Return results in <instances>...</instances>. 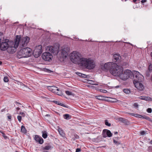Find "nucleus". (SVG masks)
<instances>
[{"label":"nucleus","mask_w":152,"mask_h":152,"mask_svg":"<svg viewBox=\"0 0 152 152\" xmlns=\"http://www.w3.org/2000/svg\"><path fill=\"white\" fill-rule=\"evenodd\" d=\"M144 100H145L146 101H152V99L150 97L148 96H145V98L144 99Z\"/></svg>","instance_id":"nucleus-32"},{"label":"nucleus","mask_w":152,"mask_h":152,"mask_svg":"<svg viewBox=\"0 0 152 152\" xmlns=\"http://www.w3.org/2000/svg\"><path fill=\"white\" fill-rule=\"evenodd\" d=\"M148 120V121L152 122V120H151V119L150 118V117H148V118H147V120Z\"/></svg>","instance_id":"nucleus-49"},{"label":"nucleus","mask_w":152,"mask_h":152,"mask_svg":"<svg viewBox=\"0 0 152 152\" xmlns=\"http://www.w3.org/2000/svg\"><path fill=\"white\" fill-rule=\"evenodd\" d=\"M137 0H133V1L135 3L136 1Z\"/></svg>","instance_id":"nucleus-64"},{"label":"nucleus","mask_w":152,"mask_h":152,"mask_svg":"<svg viewBox=\"0 0 152 152\" xmlns=\"http://www.w3.org/2000/svg\"><path fill=\"white\" fill-rule=\"evenodd\" d=\"M21 131L22 132L24 133L26 132V128L25 126L23 125L22 126H21Z\"/></svg>","instance_id":"nucleus-25"},{"label":"nucleus","mask_w":152,"mask_h":152,"mask_svg":"<svg viewBox=\"0 0 152 152\" xmlns=\"http://www.w3.org/2000/svg\"><path fill=\"white\" fill-rule=\"evenodd\" d=\"M141 82H133L135 87L140 91H142L144 88V87L141 83Z\"/></svg>","instance_id":"nucleus-15"},{"label":"nucleus","mask_w":152,"mask_h":152,"mask_svg":"<svg viewBox=\"0 0 152 152\" xmlns=\"http://www.w3.org/2000/svg\"><path fill=\"white\" fill-rule=\"evenodd\" d=\"M5 108L1 110V112H3L4 111H5Z\"/></svg>","instance_id":"nucleus-58"},{"label":"nucleus","mask_w":152,"mask_h":152,"mask_svg":"<svg viewBox=\"0 0 152 152\" xmlns=\"http://www.w3.org/2000/svg\"><path fill=\"white\" fill-rule=\"evenodd\" d=\"M145 96H141L140 97V98L141 99L144 100V99L145 98Z\"/></svg>","instance_id":"nucleus-45"},{"label":"nucleus","mask_w":152,"mask_h":152,"mask_svg":"<svg viewBox=\"0 0 152 152\" xmlns=\"http://www.w3.org/2000/svg\"><path fill=\"white\" fill-rule=\"evenodd\" d=\"M140 116V115L138 114H135L134 116L136 117H138L139 118V117Z\"/></svg>","instance_id":"nucleus-51"},{"label":"nucleus","mask_w":152,"mask_h":152,"mask_svg":"<svg viewBox=\"0 0 152 152\" xmlns=\"http://www.w3.org/2000/svg\"><path fill=\"white\" fill-rule=\"evenodd\" d=\"M16 37L15 42L10 43L7 49V52L9 53H14L19 44L21 48L26 46L28 43L30 39L27 36L21 38L20 36L17 35Z\"/></svg>","instance_id":"nucleus-1"},{"label":"nucleus","mask_w":152,"mask_h":152,"mask_svg":"<svg viewBox=\"0 0 152 152\" xmlns=\"http://www.w3.org/2000/svg\"><path fill=\"white\" fill-rule=\"evenodd\" d=\"M47 88L49 91L53 93L56 92V90L58 89V88L54 86H47Z\"/></svg>","instance_id":"nucleus-18"},{"label":"nucleus","mask_w":152,"mask_h":152,"mask_svg":"<svg viewBox=\"0 0 152 152\" xmlns=\"http://www.w3.org/2000/svg\"><path fill=\"white\" fill-rule=\"evenodd\" d=\"M132 73L131 71L127 69L123 71L120 74L119 77L123 80H125L132 76Z\"/></svg>","instance_id":"nucleus-7"},{"label":"nucleus","mask_w":152,"mask_h":152,"mask_svg":"<svg viewBox=\"0 0 152 152\" xmlns=\"http://www.w3.org/2000/svg\"><path fill=\"white\" fill-rule=\"evenodd\" d=\"M150 143L151 144H152V140H151L150 142Z\"/></svg>","instance_id":"nucleus-63"},{"label":"nucleus","mask_w":152,"mask_h":152,"mask_svg":"<svg viewBox=\"0 0 152 152\" xmlns=\"http://www.w3.org/2000/svg\"><path fill=\"white\" fill-rule=\"evenodd\" d=\"M83 58H81L80 54L77 52L73 51L70 54L71 60L74 64H80L81 65Z\"/></svg>","instance_id":"nucleus-2"},{"label":"nucleus","mask_w":152,"mask_h":152,"mask_svg":"<svg viewBox=\"0 0 152 152\" xmlns=\"http://www.w3.org/2000/svg\"><path fill=\"white\" fill-rule=\"evenodd\" d=\"M148 117H149L147 116H144V119H145L147 120V118H148Z\"/></svg>","instance_id":"nucleus-54"},{"label":"nucleus","mask_w":152,"mask_h":152,"mask_svg":"<svg viewBox=\"0 0 152 152\" xmlns=\"http://www.w3.org/2000/svg\"><path fill=\"white\" fill-rule=\"evenodd\" d=\"M64 118V119L67 120H69L70 119V115L68 114H64L63 115Z\"/></svg>","instance_id":"nucleus-29"},{"label":"nucleus","mask_w":152,"mask_h":152,"mask_svg":"<svg viewBox=\"0 0 152 152\" xmlns=\"http://www.w3.org/2000/svg\"><path fill=\"white\" fill-rule=\"evenodd\" d=\"M134 80L133 82H142L144 80V77L140 74L139 72L134 71L132 73Z\"/></svg>","instance_id":"nucleus-9"},{"label":"nucleus","mask_w":152,"mask_h":152,"mask_svg":"<svg viewBox=\"0 0 152 152\" xmlns=\"http://www.w3.org/2000/svg\"><path fill=\"white\" fill-rule=\"evenodd\" d=\"M118 132H115V133H114V134H118Z\"/></svg>","instance_id":"nucleus-62"},{"label":"nucleus","mask_w":152,"mask_h":152,"mask_svg":"<svg viewBox=\"0 0 152 152\" xmlns=\"http://www.w3.org/2000/svg\"><path fill=\"white\" fill-rule=\"evenodd\" d=\"M134 106L135 107L137 108L138 107V105L137 103H134Z\"/></svg>","instance_id":"nucleus-44"},{"label":"nucleus","mask_w":152,"mask_h":152,"mask_svg":"<svg viewBox=\"0 0 152 152\" xmlns=\"http://www.w3.org/2000/svg\"><path fill=\"white\" fill-rule=\"evenodd\" d=\"M4 81L5 82H8V77L7 76L5 77L4 78Z\"/></svg>","instance_id":"nucleus-37"},{"label":"nucleus","mask_w":152,"mask_h":152,"mask_svg":"<svg viewBox=\"0 0 152 152\" xmlns=\"http://www.w3.org/2000/svg\"><path fill=\"white\" fill-rule=\"evenodd\" d=\"M147 1V0H142L141 2L142 3H144L145 2H146Z\"/></svg>","instance_id":"nucleus-53"},{"label":"nucleus","mask_w":152,"mask_h":152,"mask_svg":"<svg viewBox=\"0 0 152 152\" xmlns=\"http://www.w3.org/2000/svg\"><path fill=\"white\" fill-rule=\"evenodd\" d=\"M109 99L110 100H109V101L112 102H116L118 101L117 99L112 98H109Z\"/></svg>","instance_id":"nucleus-30"},{"label":"nucleus","mask_w":152,"mask_h":152,"mask_svg":"<svg viewBox=\"0 0 152 152\" xmlns=\"http://www.w3.org/2000/svg\"><path fill=\"white\" fill-rule=\"evenodd\" d=\"M82 61V62L80 66H83L87 69H91L94 68L95 66L94 61L90 58H84Z\"/></svg>","instance_id":"nucleus-3"},{"label":"nucleus","mask_w":152,"mask_h":152,"mask_svg":"<svg viewBox=\"0 0 152 152\" xmlns=\"http://www.w3.org/2000/svg\"><path fill=\"white\" fill-rule=\"evenodd\" d=\"M109 97H104V99L103 100H105V101H109V100H110V99H109Z\"/></svg>","instance_id":"nucleus-41"},{"label":"nucleus","mask_w":152,"mask_h":152,"mask_svg":"<svg viewBox=\"0 0 152 152\" xmlns=\"http://www.w3.org/2000/svg\"><path fill=\"white\" fill-rule=\"evenodd\" d=\"M7 117L8 119H11V115L8 116Z\"/></svg>","instance_id":"nucleus-55"},{"label":"nucleus","mask_w":152,"mask_h":152,"mask_svg":"<svg viewBox=\"0 0 152 152\" xmlns=\"http://www.w3.org/2000/svg\"><path fill=\"white\" fill-rule=\"evenodd\" d=\"M15 103H16L17 104H20V103L19 102H15Z\"/></svg>","instance_id":"nucleus-59"},{"label":"nucleus","mask_w":152,"mask_h":152,"mask_svg":"<svg viewBox=\"0 0 152 152\" xmlns=\"http://www.w3.org/2000/svg\"><path fill=\"white\" fill-rule=\"evenodd\" d=\"M148 69V70H149L150 71L152 72V64H151L149 65Z\"/></svg>","instance_id":"nucleus-38"},{"label":"nucleus","mask_w":152,"mask_h":152,"mask_svg":"<svg viewBox=\"0 0 152 152\" xmlns=\"http://www.w3.org/2000/svg\"><path fill=\"white\" fill-rule=\"evenodd\" d=\"M134 80L133 82H142L144 80V77L140 74L139 72L134 71L132 73Z\"/></svg>","instance_id":"nucleus-8"},{"label":"nucleus","mask_w":152,"mask_h":152,"mask_svg":"<svg viewBox=\"0 0 152 152\" xmlns=\"http://www.w3.org/2000/svg\"><path fill=\"white\" fill-rule=\"evenodd\" d=\"M68 49L67 48H64L61 49L59 54V60L61 61H64L68 56Z\"/></svg>","instance_id":"nucleus-6"},{"label":"nucleus","mask_w":152,"mask_h":152,"mask_svg":"<svg viewBox=\"0 0 152 152\" xmlns=\"http://www.w3.org/2000/svg\"><path fill=\"white\" fill-rule=\"evenodd\" d=\"M76 74L78 75L79 76L84 78H86L87 77V76L86 75L83 74L79 72H76Z\"/></svg>","instance_id":"nucleus-21"},{"label":"nucleus","mask_w":152,"mask_h":152,"mask_svg":"<svg viewBox=\"0 0 152 152\" xmlns=\"http://www.w3.org/2000/svg\"><path fill=\"white\" fill-rule=\"evenodd\" d=\"M123 91L126 94H129L130 93V90L129 89H125L123 90Z\"/></svg>","instance_id":"nucleus-31"},{"label":"nucleus","mask_w":152,"mask_h":152,"mask_svg":"<svg viewBox=\"0 0 152 152\" xmlns=\"http://www.w3.org/2000/svg\"><path fill=\"white\" fill-rule=\"evenodd\" d=\"M53 102L55 103H56L59 105H61L62 107H65V105L63 104V103H61V102H58V101H56V100H54L53 101Z\"/></svg>","instance_id":"nucleus-22"},{"label":"nucleus","mask_w":152,"mask_h":152,"mask_svg":"<svg viewBox=\"0 0 152 152\" xmlns=\"http://www.w3.org/2000/svg\"><path fill=\"white\" fill-rule=\"evenodd\" d=\"M141 135H143L145 134V132L144 131H141L140 133Z\"/></svg>","instance_id":"nucleus-48"},{"label":"nucleus","mask_w":152,"mask_h":152,"mask_svg":"<svg viewBox=\"0 0 152 152\" xmlns=\"http://www.w3.org/2000/svg\"><path fill=\"white\" fill-rule=\"evenodd\" d=\"M113 142L115 144H120L119 142L115 140H113Z\"/></svg>","instance_id":"nucleus-47"},{"label":"nucleus","mask_w":152,"mask_h":152,"mask_svg":"<svg viewBox=\"0 0 152 152\" xmlns=\"http://www.w3.org/2000/svg\"><path fill=\"white\" fill-rule=\"evenodd\" d=\"M123 71V68L121 66L115 63L113 64V67L110 69V73L115 76L119 77Z\"/></svg>","instance_id":"nucleus-5"},{"label":"nucleus","mask_w":152,"mask_h":152,"mask_svg":"<svg viewBox=\"0 0 152 152\" xmlns=\"http://www.w3.org/2000/svg\"><path fill=\"white\" fill-rule=\"evenodd\" d=\"M81 151V149L79 148H77L76 149V152H80Z\"/></svg>","instance_id":"nucleus-46"},{"label":"nucleus","mask_w":152,"mask_h":152,"mask_svg":"<svg viewBox=\"0 0 152 152\" xmlns=\"http://www.w3.org/2000/svg\"><path fill=\"white\" fill-rule=\"evenodd\" d=\"M16 109L17 110H20V108L19 107H17L16 108Z\"/></svg>","instance_id":"nucleus-61"},{"label":"nucleus","mask_w":152,"mask_h":152,"mask_svg":"<svg viewBox=\"0 0 152 152\" xmlns=\"http://www.w3.org/2000/svg\"><path fill=\"white\" fill-rule=\"evenodd\" d=\"M147 111L149 113H151L152 112V109L151 108H148L147 110Z\"/></svg>","instance_id":"nucleus-40"},{"label":"nucleus","mask_w":152,"mask_h":152,"mask_svg":"<svg viewBox=\"0 0 152 152\" xmlns=\"http://www.w3.org/2000/svg\"><path fill=\"white\" fill-rule=\"evenodd\" d=\"M42 45H40L37 47L34 50L33 52V55L35 57L38 58L41 55L42 53Z\"/></svg>","instance_id":"nucleus-10"},{"label":"nucleus","mask_w":152,"mask_h":152,"mask_svg":"<svg viewBox=\"0 0 152 152\" xmlns=\"http://www.w3.org/2000/svg\"><path fill=\"white\" fill-rule=\"evenodd\" d=\"M47 49L54 55H57L59 51V48L58 46H49Z\"/></svg>","instance_id":"nucleus-12"},{"label":"nucleus","mask_w":152,"mask_h":152,"mask_svg":"<svg viewBox=\"0 0 152 152\" xmlns=\"http://www.w3.org/2000/svg\"><path fill=\"white\" fill-rule=\"evenodd\" d=\"M58 131L59 133L61 136H63L64 135V133L63 132V131L61 128H59L58 129Z\"/></svg>","instance_id":"nucleus-26"},{"label":"nucleus","mask_w":152,"mask_h":152,"mask_svg":"<svg viewBox=\"0 0 152 152\" xmlns=\"http://www.w3.org/2000/svg\"><path fill=\"white\" fill-rule=\"evenodd\" d=\"M42 137L44 138H46L48 136V133L46 132L45 131H43L42 132Z\"/></svg>","instance_id":"nucleus-20"},{"label":"nucleus","mask_w":152,"mask_h":152,"mask_svg":"<svg viewBox=\"0 0 152 152\" xmlns=\"http://www.w3.org/2000/svg\"><path fill=\"white\" fill-rule=\"evenodd\" d=\"M55 93H56L57 95L59 96H61L62 94V93L61 91L59 90L58 88V89L56 90V92Z\"/></svg>","instance_id":"nucleus-24"},{"label":"nucleus","mask_w":152,"mask_h":152,"mask_svg":"<svg viewBox=\"0 0 152 152\" xmlns=\"http://www.w3.org/2000/svg\"><path fill=\"white\" fill-rule=\"evenodd\" d=\"M17 118L19 122H20L21 120V116L18 115L17 116Z\"/></svg>","instance_id":"nucleus-39"},{"label":"nucleus","mask_w":152,"mask_h":152,"mask_svg":"<svg viewBox=\"0 0 152 152\" xmlns=\"http://www.w3.org/2000/svg\"><path fill=\"white\" fill-rule=\"evenodd\" d=\"M115 63L113 62H107L104 64L103 67H102V69L104 70H107L110 69L113 67V64Z\"/></svg>","instance_id":"nucleus-14"},{"label":"nucleus","mask_w":152,"mask_h":152,"mask_svg":"<svg viewBox=\"0 0 152 152\" xmlns=\"http://www.w3.org/2000/svg\"><path fill=\"white\" fill-rule=\"evenodd\" d=\"M8 42V39H6L3 41L1 43H0V49L2 50H7L10 44V43Z\"/></svg>","instance_id":"nucleus-11"},{"label":"nucleus","mask_w":152,"mask_h":152,"mask_svg":"<svg viewBox=\"0 0 152 152\" xmlns=\"http://www.w3.org/2000/svg\"><path fill=\"white\" fill-rule=\"evenodd\" d=\"M19 114L21 115L23 117L25 116V114L23 112H20L19 113Z\"/></svg>","instance_id":"nucleus-42"},{"label":"nucleus","mask_w":152,"mask_h":152,"mask_svg":"<svg viewBox=\"0 0 152 152\" xmlns=\"http://www.w3.org/2000/svg\"><path fill=\"white\" fill-rule=\"evenodd\" d=\"M118 121L124 123H126L127 122V120L126 119L122 118H118Z\"/></svg>","instance_id":"nucleus-23"},{"label":"nucleus","mask_w":152,"mask_h":152,"mask_svg":"<svg viewBox=\"0 0 152 152\" xmlns=\"http://www.w3.org/2000/svg\"><path fill=\"white\" fill-rule=\"evenodd\" d=\"M151 72V71H150L149 70H148V69L146 71L145 74L147 76L149 77L150 76L151 73V72Z\"/></svg>","instance_id":"nucleus-33"},{"label":"nucleus","mask_w":152,"mask_h":152,"mask_svg":"<svg viewBox=\"0 0 152 152\" xmlns=\"http://www.w3.org/2000/svg\"><path fill=\"white\" fill-rule=\"evenodd\" d=\"M102 135L103 137L106 138L107 137H111L113 134L110 130L105 129L103 130Z\"/></svg>","instance_id":"nucleus-16"},{"label":"nucleus","mask_w":152,"mask_h":152,"mask_svg":"<svg viewBox=\"0 0 152 152\" xmlns=\"http://www.w3.org/2000/svg\"><path fill=\"white\" fill-rule=\"evenodd\" d=\"M102 92L104 93H106L107 92V91H106V90H102Z\"/></svg>","instance_id":"nucleus-50"},{"label":"nucleus","mask_w":152,"mask_h":152,"mask_svg":"<svg viewBox=\"0 0 152 152\" xmlns=\"http://www.w3.org/2000/svg\"><path fill=\"white\" fill-rule=\"evenodd\" d=\"M45 116H50V115L49 114H47L45 115Z\"/></svg>","instance_id":"nucleus-60"},{"label":"nucleus","mask_w":152,"mask_h":152,"mask_svg":"<svg viewBox=\"0 0 152 152\" xmlns=\"http://www.w3.org/2000/svg\"><path fill=\"white\" fill-rule=\"evenodd\" d=\"M75 137L76 138H78L79 136L77 135H75Z\"/></svg>","instance_id":"nucleus-57"},{"label":"nucleus","mask_w":152,"mask_h":152,"mask_svg":"<svg viewBox=\"0 0 152 152\" xmlns=\"http://www.w3.org/2000/svg\"><path fill=\"white\" fill-rule=\"evenodd\" d=\"M2 134V135L3 137L5 139H7V136H6L5 135V134L3 132Z\"/></svg>","instance_id":"nucleus-43"},{"label":"nucleus","mask_w":152,"mask_h":152,"mask_svg":"<svg viewBox=\"0 0 152 152\" xmlns=\"http://www.w3.org/2000/svg\"><path fill=\"white\" fill-rule=\"evenodd\" d=\"M144 116H142V115H140V116L139 117V118H144Z\"/></svg>","instance_id":"nucleus-56"},{"label":"nucleus","mask_w":152,"mask_h":152,"mask_svg":"<svg viewBox=\"0 0 152 152\" xmlns=\"http://www.w3.org/2000/svg\"><path fill=\"white\" fill-rule=\"evenodd\" d=\"M31 54V49L28 48H24L18 52L17 57L19 58L23 57L27 58L30 56Z\"/></svg>","instance_id":"nucleus-4"},{"label":"nucleus","mask_w":152,"mask_h":152,"mask_svg":"<svg viewBox=\"0 0 152 152\" xmlns=\"http://www.w3.org/2000/svg\"><path fill=\"white\" fill-rule=\"evenodd\" d=\"M121 59V57L119 55L115 54L113 56V61L115 62L117 61H119Z\"/></svg>","instance_id":"nucleus-19"},{"label":"nucleus","mask_w":152,"mask_h":152,"mask_svg":"<svg viewBox=\"0 0 152 152\" xmlns=\"http://www.w3.org/2000/svg\"><path fill=\"white\" fill-rule=\"evenodd\" d=\"M105 124L106 126H111V124L108 122V120H105Z\"/></svg>","instance_id":"nucleus-34"},{"label":"nucleus","mask_w":152,"mask_h":152,"mask_svg":"<svg viewBox=\"0 0 152 152\" xmlns=\"http://www.w3.org/2000/svg\"><path fill=\"white\" fill-rule=\"evenodd\" d=\"M88 83L89 84L93 85H98V84L97 83H95V82L93 81L90 80L88 81Z\"/></svg>","instance_id":"nucleus-28"},{"label":"nucleus","mask_w":152,"mask_h":152,"mask_svg":"<svg viewBox=\"0 0 152 152\" xmlns=\"http://www.w3.org/2000/svg\"><path fill=\"white\" fill-rule=\"evenodd\" d=\"M51 148V146L50 145L46 146L44 147V149L46 150H49Z\"/></svg>","instance_id":"nucleus-36"},{"label":"nucleus","mask_w":152,"mask_h":152,"mask_svg":"<svg viewBox=\"0 0 152 152\" xmlns=\"http://www.w3.org/2000/svg\"><path fill=\"white\" fill-rule=\"evenodd\" d=\"M65 93L68 95H72V93L68 91H65Z\"/></svg>","instance_id":"nucleus-35"},{"label":"nucleus","mask_w":152,"mask_h":152,"mask_svg":"<svg viewBox=\"0 0 152 152\" xmlns=\"http://www.w3.org/2000/svg\"><path fill=\"white\" fill-rule=\"evenodd\" d=\"M42 58L45 61H50L52 57V55L50 52H45L42 55Z\"/></svg>","instance_id":"nucleus-13"},{"label":"nucleus","mask_w":152,"mask_h":152,"mask_svg":"<svg viewBox=\"0 0 152 152\" xmlns=\"http://www.w3.org/2000/svg\"><path fill=\"white\" fill-rule=\"evenodd\" d=\"M129 114L131 115L135 116V114L132 113H129Z\"/></svg>","instance_id":"nucleus-52"},{"label":"nucleus","mask_w":152,"mask_h":152,"mask_svg":"<svg viewBox=\"0 0 152 152\" xmlns=\"http://www.w3.org/2000/svg\"><path fill=\"white\" fill-rule=\"evenodd\" d=\"M96 99H98L99 100H103L104 99V97L100 96H96Z\"/></svg>","instance_id":"nucleus-27"},{"label":"nucleus","mask_w":152,"mask_h":152,"mask_svg":"<svg viewBox=\"0 0 152 152\" xmlns=\"http://www.w3.org/2000/svg\"><path fill=\"white\" fill-rule=\"evenodd\" d=\"M35 140L40 144H42L44 142L43 139L41 137L37 135H36L35 137Z\"/></svg>","instance_id":"nucleus-17"}]
</instances>
